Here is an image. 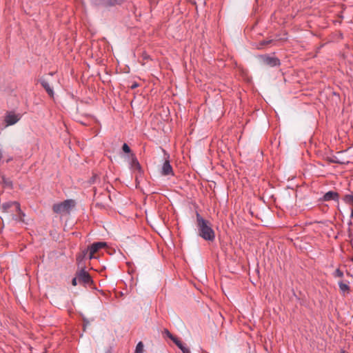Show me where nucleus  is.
<instances>
[{
    "label": "nucleus",
    "mask_w": 353,
    "mask_h": 353,
    "mask_svg": "<svg viewBox=\"0 0 353 353\" xmlns=\"http://www.w3.org/2000/svg\"><path fill=\"white\" fill-rule=\"evenodd\" d=\"M167 334L170 337V339H171L172 341L177 345L179 348L181 346H182L183 343H181L177 338L173 336L168 331H167Z\"/></svg>",
    "instance_id": "4468645a"
},
{
    "label": "nucleus",
    "mask_w": 353,
    "mask_h": 353,
    "mask_svg": "<svg viewBox=\"0 0 353 353\" xmlns=\"http://www.w3.org/2000/svg\"><path fill=\"white\" fill-rule=\"evenodd\" d=\"M339 286L341 291V293L345 296L346 294H348L350 292V287L348 283H345L343 281H339Z\"/></svg>",
    "instance_id": "9d476101"
},
{
    "label": "nucleus",
    "mask_w": 353,
    "mask_h": 353,
    "mask_svg": "<svg viewBox=\"0 0 353 353\" xmlns=\"http://www.w3.org/2000/svg\"><path fill=\"white\" fill-rule=\"evenodd\" d=\"M122 150L125 153H130V147L126 143H124L123 145Z\"/></svg>",
    "instance_id": "a211bd4d"
},
{
    "label": "nucleus",
    "mask_w": 353,
    "mask_h": 353,
    "mask_svg": "<svg viewBox=\"0 0 353 353\" xmlns=\"http://www.w3.org/2000/svg\"><path fill=\"white\" fill-rule=\"evenodd\" d=\"M135 353H143V343L141 341L137 345Z\"/></svg>",
    "instance_id": "2eb2a0df"
},
{
    "label": "nucleus",
    "mask_w": 353,
    "mask_h": 353,
    "mask_svg": "<svg viewBox=\"0 0 353 353\" xmlns=\"http://www.w3.org/2000/svg\"><path fill=\"white\" fill-rule=\"evenodd\" d=\"M74 206V201L68 199L60 203L53 205L52 210L55 213L63 215L69 214Z\"/></svg>",
    "instance_id": "7ed1b4c3"
},
{
    "label": "nucleus",
    "mask_w": 353,
    "mask_h": 353,
    "mask_svg": "<svg viewBox=\"0 0 353 353\" xmlns=\"http://www.w3.org/2000/svg\"><path fill=\"white\" fill-rule=\"evenodd\" d=\"M179 349L182 351L183 353H191L190 349L183 343L182 346L179 347Z\"/></svg>",
    "instance_id": "f3484780"
},
{
    "label": "nucleus",
    "mask_w": 353,
    "mask_h": 353,
    "mask_svg": "<svg viewBox=\"0 0 353 353\" xmlns=\"http://www.w3.org/2000/svg\"><path fill=\"white\" fill-rule=\"evenodd\" d=\"M5 183L6 184V185L8 186H11L12 185V183L10 181H5Z\"/></svg>",
    "instance_id": "412c9836"
},
{
    "label": "nucleus",
    "mask_w": 353,
    "mask_h": 353,
    "mask_svg": "<svg viewBox=\"0 0 353 353\" xmlns=\"http://www.w3.org/2000/svg\"><path fill=\"white\" fill-rule=\"evenodd\" d=\"M330 161L332 162V163H339L338 161L334 160V159H332L330 160Z\"/></svg>",
    "instance_id": "4be33fe9"
},
{
    "label": "nucleus",
    "mask_w": 353,
    "mask_h": 353,
    "mask_svg": "<svg viewBox=\"0 0 353 353\" xmlns=\"http://www.w3.org/2000/svg\"><path fill=\"white\" fill-rule=\"evenodd\" d=\"M341 353H347V352H345V351H343V352H341Z\"/></svg>",
    "instance_id": "5701e85b"
},
{
    "label": "nucleus",
    "mask_w": 353,
    "mask_h": 353,
    "mask_svg": "<svg viewBox=\"0 0 353 353\" xmlns=\"http://www.w3.org/2000/svg\"><path fill=\"white\" fill-rule=\"evenodd\" d=\"M130 157H131L130 164H131L132 168H133L134 170H140V168H141L140 164H139V161H137V159L136 158L134 154H132L130 155Z\"/></svg>",
    "instance_id": "ddd939ff"
},
{
    "label": "nucleus",
    "mask_w": 353,
    "mask_h": 353,
    "mask_svg": "<svg viewBox=\"0 0 353 353\" xmlns=\"http://www.w3.org/2000/svg\"><path fill=\"white\" fill-rule=\"evenodd\" d=\"M272 41V40H264V41H263L261 43V46L268 45V44H270Z\"/></svg>",
    "instance_id": "6ab92c4d"
},
{
    "label": "nucleus",
    "mask_w": 353,
    "mask_h": 353,
    "mask_svg": "<svg viewBox=\"0 0 353 353\" xmlns=\"http://www.w3.org/2000/svg\"><path fill=\"white\" fill-rule=\"evenodd\" d=\"M161 174L163 175H173L172 168L170 165L169 161H165L162 166Z\"/></svg>",
    "instance_id": "6e6552de"
},
{
    "label": "nucleus",
    "mask_w": 353,
    "mask_h": 353,
    "mask_svg": "<svg viewBox=\"0 0 353 353\" xmlns=\"http://www.w3.org/2000/svg\"><path fill=\"white\" fill-rule=\"evenodd\" d=\"M343 201L348 205L352 206L350 217L353 219V195L347 194L344 196Z\"/></svg>",
    "instance_id": "f8f14e48"
},
{
    "label": "nucleus",
    "mask_w": 353,
    "mask_h": 353,
    "mask_svg": "<svg viewBox=\"0 0 353 353\" xmlns=\"http://www.w3.org/2000/svg\"><path fill=\"white\" fill-rule=\"evenodd\" d=\"M20 117L19 115L9 113L5 118V121L7 123V125H11L15 124L19 120Z\"/></svg>",
    "instance_id": "0eeeda50"
},
{
    "label": "nucleus",
    "mask_w": 353,
    "mask_h": 353,
    "mask_svg": "<svg viewBox=\"0 0 353 353\" xmlns=\"http://www.w3.org/2000/svg\"><path fill=\"white\" fill-rule=\"evenodd\" d=\"M334 276L335 277H343V272L342 271H341L339 269H336L334 272Z\"/></svg>",
    "instance_id": "dca6fc26"
},
{
    "label": "nucleus",
    "mask_w": 353,
    "mask_h": 353,
    "mask_svg": "<svg viewBox=\"0 0 353 353\" xmlns=\"http://www.w3.org/2000/svg\"><path fill=\"white\" fill-rule=\"evenodd\" d=\"M41 84L43 86V88L46 90V92L48 93V94L50 97H53L54 92H53V90L50 86L48 82L46 79H42L41 80Z\"/></svg>",
    "instance_id": "9b49d317"
},
{
    "label": "nucleus",
    "mask_w": 353,
    "mask_h": 353,
    "mask_svg": "<svg viewBox=\"0 0 353 353\" xmlns=\"http://www.w3.org/2000/svg\"><path fill=\"white\" fill-rule=\"evenodd\" d=\"M105 246L106 243L105 242H96L92 243L89 248V259H91L95 258L94 254Z\"/></svg>",
    "instance_id": "20e7f679"
},
{
    "label": "nucleus",
    "mask_w": 353,
    "mask_h": 353,
    "mask_svg": "<svg viewBox=\"0 0 353 353\" xmlns=\"http://www.w3.org/2000/svg\"><path fill=\"white\" fill-rule=\"evenodd\" d=\"M339 196V195L337 192H333V191H329L324 194L323 200L325 201H331V200L338 201Z\"/></svg>",
    "instance_id": "1a4fd4ad"
},
{
    "label": "nucleus",
    "mask_w": 353,
    "mask_h": 353,
    "mask_svg": "<svg viewBox=\"0 0 353 353\" xmlns=\"http://www.w3.org/2000/svg\"><path fill=\"white\" fill-rule=\"evenodd\" d=\"M196 222L199 235L208 241H213L215 239V232L212 228L211 223L204 219L199 214H196Z\"/></svg>",
    "instance_id": "f257e3e1"
},
{
    "label": "nucleus",
    "mask_w": 353,
    "mask_h": 353,
    "mask_svg": "<svg viewBox=\"0 0 353 353\" xmlns=\"http://www.w3.org/2000/svg\"><path fill=\"white\" fill-rule=\"evenodd\" d=\"M0 208L2 209L5 213H11L10 216H8L6 219L8 221L10 219L23 221L21 215L24 214L21 212L20 209L19 203L17 202H8L3 203L0 205Z\"/></svg>",
    "instance_id": "f03ea898"
},
{
    "label": "nucleus",
    "mask_w": 353,
    "mask_h": 353,
    "mask_svg": "<svg viewBox=\"0 0 353 353\" xmlns=\"http://www.w3.org/2000/svg\"><path fill=\"white\" fill-rule=\"evenodd\" d=\"M78 281L84 284H88L92 282L90 274L84 270H81L77 273Z\"/></svg>",
    "instance_id": "423d86ee"
},
{
    "label": "nucleus",
    "mask_w": 353,
    "mask_h": 353,
    "mask_svg": "<svg viewBox=\"0 0 353 353\" xmlns=\"http://www.w3.org/2000/svg\"><path fill=\"white\" fill-rule=\"evenodd\" d=\"M77 281H78V277L77 276L76 277H74L72 281V285L74 286H76L77 285Z\"/></svg>",
    "instance_id": "aec40b11"
},
{
    "label": "nucleus",
    "mask_w": 353,
    "mask_h": 353,
    "mask_svg": "<svg viewBox=\"0 0 353 353\" xmlns=\"http://www.w3.org/2000/svg\"><path fill=\"white\" fill-rule=\"evenodd\" d=\"M261 59L262 63L264 65H268L270 67H274V66H276V65H278L280 64L279 60L276 57H269V56H263V57H261Z\"/></svg>",
    "instance_id": "39448f33"
}]
</instances>
